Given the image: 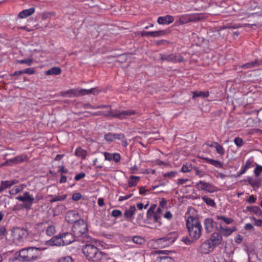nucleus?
<instances>
[{"label": "nucleus", "instance_id": "nucleus-1", "mask_svg": "<svg viewBox=\"0 0 262 262\" xmlns=\"http://www.w3.org/2000/svg\"><path fill=\"white\" fill-rule=\"evenodd\" d=\"M186 227L191 239L197 240L201 237L202 227L200 221L197 217L189 216L186 220Z\"/></svg>", "mask_w": 262, "mask_h": 262}, {"label": "nucleus", "instance_id": "nucleus-2", "mask_svg": "<svg viewBox=\"0 0 262 262\" xmlns=\"http://www.w3.org/2000/svg\"><path fill=\"white\" fill-rule=\"evenodd\" d=\"M40 248L34 247L24 248L19 251L17 259L22 261H34L40 258Z\"/></svg>", "mask_w": 262, "mask_h": 262}, {"label": "nucleus", "instance_id": "nucleus-3", "mask_svg": "<svg viewBox=\"0 0 262 262\" xmlns=\"http://www.w3.org/2000/svg\"><path fill=\"white\" fill-rule=\"evenodd\" d=\"M82 252L89 260L98 261L102 259L103 253L97 247L92 244H86L82 248Z\"/></svg>", "mask_w": 262, "mask_h": 262}, {"label": "nucleus", "instance_id": "nucleus-4", "mask_svg": "<svg viewBox=\"0 0 262 262\" xmlns=\"http://www.w3.org/2000/svg\"><path fill=\"white\" fill-rule=\"evenodd\" d=\"M73 231L76 236H82L84 238L83 239V242H88L91 239L89 236H87L86 234L88 231V226L83 220H78L73 224Z\"/></svg>", "mask_w": 262, "mask_h": 262}, {"label": "nucleus", "instance_id": "nucleus-5", "mask_svg": "<svg viewBox=\"0 0 262 262\" xmlns=\"http://www.w3.org/2000/svg\"><path fill=\"white\" fill-rule=\"evenodd\" d=\"M74 240V236L72 233L66 232L53 237L50 242L52 245L64 246L72 243Z\"/></svg>", "mask_w": 262, "mask_h": 262}, {"label": "nucleus", "instance_id": "nucleus-6", "mask_svg": "<svg viewBox=\"0 0 262 262\" xmlns=\"http://www.w3.org/2000/svg\"><path fill=\"white\" fill-rule=\"evenodd\" d=\"M136 114V112L134 110H126L122 112H120L117 110H110L106 114H103L105 117H113L119 118L120 119H127L129 116L134 115ZM93 116H98L99 115H102L101 112H99L95 113H91Z\"/></svg>", "mask_w": 262, "mask_h": 262}, {"label": "nucleus", "instance_id": "nucleus-7", "mask_svg": "<svg viewBox=\"0 0 262 262\" xmlns=\"http://www.w3.org/2000/svg\"><path fill=\"white\" fill-rule=\"evenodd\" d=\"M50 221H46L39 223L36 225V228L39 230H43L46 229V233L49 236L53 235L55 232L56 229L54 225L50 224Z\"/></svg>", "mask_w": 262, "mask_h": 262}, {"label": "nucleus", "instance_id": "nucleus-8", "mask_svg": "<svg viewBox=\"0 0 262 262\" xmlns=\"http://www.w3.org/2000/svg\"><path fill=\"white\" fill-rule=\"evenodd\" d=\"M16 199L19 201H21L24 203L23 207L29 210L31 209V206L33 204L34 198L32 195H30L29 192H25L23 195H19L16 198Z\"/></svg>", "mask_w": 262, "mask_h": 262}, {"label": "nucleus", "instance_id": "nucleus-9", "mask_svg": "<svg viewBox=\"0 0 262 262\" xmlns=\"http://www.w3.org/2000/svg\"><path fill=\"white\" fill-rule=\"evenodd\" d=\"M160 59L162 61L166 60L173 63L181 62L184 61V58L180 54H171L169 55L160 54Z\"/></svg>", "mask_w": 262, "mask_h": 262}, {"label": "nucleus", "instance_id": "nucleus-10", "mask_svg": "<svg viewBox=\"0 0 262 262\" xmlns=\"http://www.w3.org/2000/svg\"><path fill=\"white\" fill-rule=\"evenodd\" d=\"M195 187L199 190H205L210 193L214 192L216 190V188L214 185L203 181H199L196 184Z\"/></svg>", "mask_w": 262, "mask_h": 262}, {"label": "nucleus", "instance_id": "nucleus-11", "mask_svg": "<svg viewBox=\"0 0 262 262\" xmlns=\"http://www.w3.org/2000/svg\"><path fill=\"white\" fill-rule=\"evenodd\" d=\"M219 227L217 228V231L221 236H228L230 235L234 231L236 230V227H233L232 228L227 227L223 223V222H219Z\"/></svg>", "mask_w": 262, "mask_h": 262}, {"label": "nucleus", "instance_id": "nucleus-12", "mask_svg": "<svg viewBox=\"0 0 262 262\" xmlns=\"http://www.w3.org/2000/svg\"><path fill=\"white\" fill-rule=\"evenodd\" d=\"M214 247L220 245L222 243L223 238L219 232L213 233L210 238L208 239Z\"/></svg>", "mask_w": 262, "mask_h": 262}, {"label": "nucleus", "instance_id": "nucleus-13", "mask_svg": "<svg viewBox=\"0 0 262 262\" xmlns=\"http://www.w3.org/2000/svg\"><path fill=\"white\" fill-rule=\"evenodd\" d=\"M78 213L74 210L68 211L66 215V219L69 223H75L79 219Z\"/></svg>", "mask_w": 262, "mask_h": 262}, {"label": "nucleus", "instance_id": "nucleus-14", "mask_svg": "<svg viewBox=\"0 0 262 262\" xmlns=\"http://www.w3.org/2000/svg\"><path fill=\"white\" fill-rule=\"evenodd\" d=\"M210 242L207 240L206 241L203 243L200 247V252L203 254L208 253L211 249H213L214 247L211 245Z\"/></svg>", "mask_w": 262, "mask_h": 262}, {"label": "nucleus", "instance_id": "nucleus-15", "mask_svg": "<svg viewBox=\"0 0 262 262\" xmlns=\"http://www.w3.org/2000/svg\"><path fill=\"white\" fill-rule=\"evenodd\" d=\"M166 32L164 30H160L157 31H151V32H145L142 31L141 32V36H151L153 37H158L165 35Z\"/></svg>", "mask_w": 262, "mask_h": 262}, {"label": "nucleus", "instance_id": "nucleus-16", "mask_svg": "<svg viewBox=\"0 0 262 262\" xmlns=\"http://www.w3.org/2000/svg\"><path fill=\"white\" fill-rule=\"evenodd\" d=\"M178 233L176 232H171L169 233H168L166 236H165L164 237L159 238L158 239V241H162V239H166L167 240V244H165V245H168L169 244H171L173 243L175 240L178 237Z\"/></svg>", "mask_w": 262, "mask_h": 262}, {"label": "nucleus", "instance_id": "nucleus-17", "mask_svg": "<svg viewBox=\"0 0 262 262\" xmlns=\"http://www.w3.org/2000/svg\"><path fill=\"white\" fill-rule=\"evenodd\" d=\"M174 21L173 16L167 15L165 16H160L158 18V23L161 25H168Z\"/></svg>", "mask_w": 262, "mask_h": 262}, {"label": "nucleus", "instance_id": "nucleus-18", "mask_svg": "<svg viewBox=\"0 0 262 262\" xmlns=\"http://www.w3.org/2000/svg\"><path fill=\"white\" fill-rule=\"evenodd\" d=\"M213 221L211 218H206L204 220L205 230L206 233H210L213 229Z\"/></svg>", "mask_w": 262, "mask_h": 262}, {"label": "nucleus", "instance_id": "nucleus-19", "mask_svg": "<svg viewBox=\"0 0 262 262\" xmlns=\"http://www.w3.org/2000/svg\"><path fill=\"white\" fill-rule=\"evenodd\" d=\"M262 64V61L256 59L255 60L248 62L246 64H243L241 67L244 69H251L255 67H257Z\"/></svg>", "mask_w": 262, "mask_h": 262}, {"label": "nucleus", "instance_id": "nucleus-20", "mask_svg": "<svg viewBox=\"0 0 262 262\" xmlns=\"http://www.w3.org/2000/svg\"><path fill=\"white\" fill-rule=\"evenodd\" d=\"M202 159L205 160L206 162L213 165L214 166L217 167V168H223V165L222 163L219 161L209 159L208 158L206 157H203L202 158Z\"/></svg>", "mask_w": 262, "mask_h": 262}, {"label": "nucleus", "instance_id": "nucleus-21", "mask_svg": "<svg viewBox=\"0 0 262 262\" xmlns=\"http://www.w3.org/2000/svg\"><path fill=\"white\" fill-rule=\"evenodd\" d=\"M35 12V9L34 8H30L28 9H25L22 11H21L19 13V17L24 18L25 17H27L32 14H33Z\"/></svg>", "mask_w": 262, "mask_h": 262}, {"label": "nucleus", "instance_id": "nucleus-22", "mask_svg": "<svg viewBox=\"0 0 262 262\" xmlns=\"http://www.w3.org/2000/svg\"><path fill=\"white\" fill-rule=\"evenodd\" d=\"M136 211V207L134 205L130 206L128 209L125 210L124 215L127 219H129L132 217Z\"/></svg>", "mask_w": 262, "mask_h": 262}, {"label": "nucleus", "instance_id": "nucleus-23", "mask_svg": "<svg viewBox=\"0 0 262 262\" xmlns=\"http://www.w3.org/2000/svg\"><path fill=\"white\" fill-rule=\"evenodd\" d=\"M80 89H71L67 91L64 92H62L61 93V95L62 96H65L67 94H69L71 96L77 97L80 96Z\"/></svg>", "mask_w": 262, "mask_h": 262}, {"label": "nucleus", "instance_id": "nucleus-24", "mask_svg": "<svg viewBox=\"0 0 262 262\" xmlns=\"http://www.w3.org/2000/svg\"><path fill=\"white\" fill-rule=\"evenodd\" d=\"M61 70L59 67H54L46 72L47 75H57L61 73Z\"/></svg>", "mask_w": 262, "mask_h": 262}, {"label": "nucleus", "instance_id": "nucleus-25", "mask_svg": "<svg viewBox=\"0 0 262 262\" xmlns=\"http://www.w3.org/2000/svg\"><path fill=\"white\" fill-rule=\"evenodd\" d=\"M192 98L194 99L196 97H202L203 98H207L209 95L208 91H194L192 92Z\"/></svg>", "mask_w": 262, "mask_h": 262}, {"label": "nucleus", "instance_id": "nucleus-26", "mask_svg": "<svg viewBox=\"0 0 262 262\" xmlns=\"http://www.w3.org/2000/svg\"><path fill=\"white\" fill-rule=\"evenodd\" d=\"M139 180L140 177L138 176H130L128 180V186L132 187L136 186Z\"/></svg>", "mask_w": 262, "mask_h": 262}, {"label": "nucleus", "instance_id": "nucleus-27", "mask_svg": "<svg viewBox=\"0 0 262 262\" xmlns=\"http://www.w3.org/2000/svg\"><path fill=\"white\" fill-rule=\"evenodd\" d=\"M80 96H84L85 95H89L91 94H96L98 93V90L96 88H92L90 90L80 89Z\"/></svg>", "mask_w": 262, "mask_h": 262}, {"label": "nucleus", "instance_id": "nucleus-28", "mask_svg": "<svg viewBox=\"0 0 262 262\" xmlns=\"http://www.w3.org/2000/svg\"><path fill=\"white\" fill-rule=\"evenodd\" d=\"M216 218L217 220H221V222H223L224 224L229 225L233 222L234 220L231 218H228L224 216L217 215Z\"/></svg>", "mask_w": 262, "mask_h": 262}, {"label": "nucleus", "instance_id": "nucleus-29", "mask_svg": "<svg viewBox=\"0 0 262 262\" xmlns=\"http://www.w3.org/2000/svg\"><path fill=\"white\" fill-rule=\"evenodd\" d=\"M26 158L27 157L26 156H18L13 159L7 161L6 162L8 163L9 162H11L15 164H17L24 161L25 160H26Z\"/></svg>", "mask_w": 262, "mask_h": 262}, {"label": "nucleus", "instance_id": "nucleus-30", "mask_svg": "<svg viewBox=\"0 0 262 262\" xmlns=\"http://www.w3.org/2000/svg\"><path fill=\"white\" fill-rule=\"evenodd\" d=\"M87 151L82 149L81 147L76 148L75 150V155L77 157H81L82 159H84L86 158Z\"/></svg>", "mask_w": 262, "mask_h": 262}, {"label": "nucleus", "instance_id": "nucleus-31", "mask_svg": "<svg viewBox=\"0 0 262 262\" xmlns=\"http://www.w3.org/2000/svg\"><path fill=\"white\" fill-rule=\"evenodd\" d=\"M253 166H254L253 161L251 160H247L245 166L243 167V169L238 174V176L244 174L248 168Z\"/></svg>", "mask_w": 262, "mask_h": 262}, {"label": "nucleus", "instance_id": "nucleus-32", "mask_svg": "<svg viewBox=\"0 0 262 262\" xmlns=\"http://www.w3.org/2000/svg\"><path fill=\"white\" fill-rule=\"evenodd\" d=\"M16 183L17 181L15 180L2 181L1 186L2 187V189L9 188Z\"/></svg>", "mask_w": 262, "mask_h": 262}, {"label": "nucleus", "instance_id": "nucleus-33", "mask_svg": "<svg viewBox=\"0 0 262 262\" xmlns=\"http://www.w3.org/2000/svg\"><path fill=\"white\" fill-rule=\"evenodd\" d=\"M202 200L206 203V204L211 207H215V203L212 199L207 195H204L202 197Z\"/></svg>", "mask_w": 262, "mask_h": 262}, {"label": "nucleus", "instance_id": "nucleus-34", "mask_svg": "<svg viewBox=\"0 0 262 262\" xmlns=\"http://www.w3.org/2000/svg\"><path fill=\"white\" fill-rule=\"evenodd\" d=\"M191 21L190 17L186 15H183L180 17L179 19V25H183L186 24Z\"/></svg>", "mask_w": 262, "mask_h": 262}, {"label": "nucleus", "instance_id": "nucleus-35", "mask_svg": "<svg viewBox=\"0 0 262 262\" xmlns=\"http://www.w3.org/2000/svg\"><path fill=\"white\" fill-rule=\"evenodd\" d=\"M213 144L215 145L214 147L216 149V152L221 155H224L225 154V150L223 147L217 142H213Z\"/></svg>", "mask_w": 262, "mask_h": 262}, {"label": "nucleus", "instance_id": "nucleus-36", "mask_svg": "<svg viewBox=\"0 0 262 262\" xmlns=\"http://www.w3.org/2000/svg\"><path fill=\"white\" fill-rule=\"evenodd\" d=\"M155 262H174V260L171 257L163 256L160 257Z\"/></svg>", "mask_w": 262, "mask_h": 262}, {"label": "nucleus", "instance_id": "nucleus-37", "mask_svg": "<svg viewBox=\"0 0 262 262\" xmlns=\"http://www.w3.org/2000/svg\"><path fill=\"white\" fill-rule=\"evenodd\" d=\"M133 241L135 243L139 245H142L145 243V240L143 237L138 236H134Z\"/></svg>", "mask_w": 262, "mask_h": 262}, {"label": "nucleus", "instance_id": "nucleus-38", "mask_svg": "<svg viewBox=\"0 0 262 262\" xmlns=\"http://www.w3.org/2000/svg\"><path fill=\"white\" fill-rule=\"evenodd\" d=\"M66 196H67L66 195L55 196V197H54L52 199H51L50 200V202L52 203H54V202H55L57 201H63L66 199Z\"/></svg>", "mask_w": 262, "mask_h": 262}, {"label": "nucleus", "instance_id": "nucleus-39", "mask_svg": "<svg viewBox=\"0 0 262 262\" xmlns=\"http://www.w3.org/2000/svg\"><path fill=\"white\" fill-rule=\"evenodd\" d=\"M192 169V166L190 164L186 163L183 164L182 168H181V171L183 172H189Z\"/></svg>", "mask_w": 262, "mask_h": 262}, {"label": "nucleus", "instance_id": "nucleus-40", "mask_svg": "<svg viewBox=\"0 0 262 262\" xmlns=\"http://www.w3.org/2000/svg\"><path fill=\"white\" fill-rule=\"evenodd\" d=\"M193 169L195 174L199 177L201 178L205 175V172L203 170L200 169L198 167H194Z\"/></svg>", "mask_w": 262, "mask_h": 262}, {"label": "nucleus", "instance_id": "nucleus-41", "mask_svg": "<svg viewBox=\"0 0 262 262\" xmlns=\"http://www.w3.org/2000/svg\"><path fill=\"white\" fill-rule=\"evenodd\" d=\"M33 60L32 59L27 58L17 61V62L20 64H26L28 66H31Z\"/></svg>", "mask_w": 262, "mask_h": 262}, {"label": "nucleus", "instance_id": "nucleus-42", "mask_svg": "<svg viewBox=\"0 0 262 262\" xmlns=\"http://www.w3.org/2000/svg\"><path fill=\"white\" fill-rule=\"evenodd\" d=\"M57 262H73V259L71 256H67L61 257Z\"/></svg>", "mask_w": 262, "mask_h": 262}, {"label": "nucleus", "instance_id": "nucleus-43", "mask_svg": "<svg viewBox=\"0 0 262 262\" xmlns=\"http://www.w3.org/2000/svg\"><path fill=\"white\" fill-rule=\"evenodd\" d=\"M104 139L109 142H112L114 140V134L108 133L104 136Z\"/></svg>", "mask_w": 262, "mask_h": 262}, {"label": "nucleus", "instance_id": "nucleus-44", "mask_svg": "<svg viewBox=\"0 0 262 262\" xmlns=\"http://www.w3.org/2000/svg\"><path fill=\"white\" fill-rule=\"evenodd\" d=\"M177 173V172L176 171H172L170 172H168L164 173L163 174V176L165 178L168 177L169 178H172L174 177H175V176L176 175Z\"/></svg>", "mask_w": 262, "mask_h": 262}, {"label": "nucleus", "instance_id": "nucleus-45", "mask_svg": "<svg viewBox=\"0 0 262 262\" xmlns=\"http://www.w3.org/2000/svg\"><path fill=\"white\" fill-rule=\"evenodd\" d=\"M234 142L238 147L242 146L244 143L243 139L239 137H236L234 140Z\"/></svg>", "mask_w": 262, "mask_h": 262}, {"label": "nucleus", "instance_id": "nucleus-46", "mask_svg": "<svg viewBox=\"0 0 262 262\" xmlns=\"http://www.w3.org/2000/svg\"><path fill=\"white\" fill-rule=\"evenodd\" d=\"M112 215L115 217H118L122 215V212L119 210H114L112 212Z\"/></svg>", "mask_w": 262, "mask_h": 262}, {"label": "nucleus", "instance_id": "nucleus-47", "mask_svg": "<svg viewBox=\"0 0 262 262\" xmlns=\"http://www.w3.org/2000/svg\"><path fill=\"white\" fill-rule=\"evenodd\" d=\"M162 214L154 212V220L155 222L161 223L160 220Z\"/></svg>", "mask_w": 262, "mask_h": 262}, {"label": "nucleus", "instance_id": "nucleus-48", "mask_svg": "<svg viewBox=\"0 0 262 262\" xmlns=\"http://www.w3.org/2000/svg\"><path fill=\"white\" fill-rule=\"evenodd\" d=\"M262 172V166H257L254 169V174L256 177H258Z\"/></svg>", "mask_w": 262, "mask_h": 262}, {"label": "nucleus", "instance_id": "nucleus-49", "mask_svg": "<svg viewBox=\"0 0 262 262\" xmlns=\"http://www.w3.org/2000/svg\"><path fill=\"white\" fill-rule=\"evenodd\" d=\"M23 74H33L35 71L33 68H28L25 70H23Z\"/></svg>", "mask_w": 262, "mask_h": 262}, {"label": "nucleus", "instance_id": "nucleus-50", "mask_svg": "<svg viewBox=\"0 0 262 262\" xmlns=\"http://www.w3.org/2000/svg\"><path fill=\"white\" fill-rule=\"evenodd\" d=\"M120 155L118 153L113 154V159L115 162H119L120 160Z\"/></svg>", "mask_w": 262, "mask_h": 262}, {"label": "nucleus", "instance_id": "nucleus-51", "mask_svg": "<svg viewBox=\"0 0 262 262\" xmlns=\"http://www.w3.org/2000/svg\"><path fill=\"white\" fill-rule=\"evenodd\" d=\"M125 137L123 134H114V140H123L125 139Z\"/></svg>", "mask_w": 262, "mask_h": 262}, {"label": "nucleus", "instance_id": "nucleus-52", "mask_svg": "<svg viewBox=\"0 0 262 262\" xmlns=\"http://www.w3.org/2000/svg\"><path fill=\"white\" fill-rule=\"evenodd\" d=\"M182 241L184 242L185 244L189 245L192 243V241L189 239L187 237H184L182 238Z\"/></svg>", "mask_w": 262, "mask_h": 262}, {"label": "nucleus", "instance_id": "nucleus-53", "mask_svg": "<svg viewBox=\"0 0 262 262\" xmlns=\"http://www.w3.org/2000/svg\"><path fill=\"white\" fill-rule=\"evenodd\" d=\"M85 176V174L84 172H81L76 175V176L75 177V180L76 181H79L80 179L84 178Z\"/></svg>", "mask_w": 262, "mask_h": 262}, {"label": "nucleus", "instance_id": "nucleus-54", "mask_svg": "<svg viewBox=\"0 0 262 262\" xmlns=\"http://www.w3.org/2000/svg\"><path fill=\"white\" fill-rule=\"evenodd\" d=\"M105 159L106 160L111 161L113 159V154H110L107 152L104 153Z\"/></svg>", "mask_w": 262, "mask_h": 262}, {"label": "nucleus", "instance_id": "nucleus-55", "mask_svg": "<svg viewBox=\"0 0 262 262\" xmlns=\"http://www.w3.org/2000/svg\"><path fill=\"white\" fill-rule=\"evenodd\" d=\"M6 232V229L5 226H2L0 227V239H2L3 236L5 234Z\"/></svg>", "mask_w": 262, "mask_h": 262}, {"label": "nucleus", "instance_id": "nucleus-56", "mask_svg": "<svg viewBox=\"0 0 262 262\" xmlns=\"http://www.w3.org/2000/svg\"><path fill=\"white\" fill-rule=\"evenodd\" d=\"M81 198V195L80 193H75L72 196V199L74 201H78Z\"/></svg>", "mask_w": 262, "mask_h": 262}, {"label": "nucleus", "instance_id": "nucleus-57", "mask_svg": "<svg viewBox=\"0 0 262 262\" xmlns=\"http://www.w3.org/2000/svg\"><path fill=\"white\" fill-rule=\"evenodd\" d=\"M133 195V194H129L128 195H126L125 196H121L119 197L118 201L119 202H121L123 200H127L131 198Z\"/></svg>", "mask_w": 262, "mask_h": 262}, {"label": "nucleus", "instance_id": "nucleus-58", "mask_svg": "<svg viewBox=\"0 0 262 262\" xmlns=\"http://www.w3.org/2000/svg\"><path fill=\"white\" fill-rule=\"evenodd\" d=\"M249 183L253 187H256L258 188L260 186V183L258 181H252L250 180Z\"/></svg>", "mask_w": 262, "mask_h": 262}, {"label": "nucleus", "instance_id": "nucleus-59", "mask_svg": "<svg viewBox=\"0 0 262 262\" xmlns=\"http://www.w3.org/2000/svg\"><path fill=\"white\" fill-rule=\"evenodd\" d=\"M251 211L255 213V214H257L258 213V212L260 211V209L259 207L257 206H253L252 207L250 210Z\"/></svg>", "mask_w": 262, "mask_h": 262}, {"label": "nucleus", "instance_id": "nucleus-60", "mask_svg": "<svg viewBox=\"0 0 262 262\" xmlns=\"http://www.w3.org/2000/svg\"><path fill=\"white\" fill-rule=\"evenodd\" d=\"M164 217L168 220H170L172 217V215L169 211H167L164 214Z\"/></svg>", "mask_w": 262, "mask_h": 262}, {"label": "nucleus", "instance_id": "nucleus-61", "mask_svg": "<svg viewBox=\"0 0 262 262\" xmlns=\"http://www.w3.org/2000/svg\"><path fill=\"white\" fill-rule=\"evenodd\" d=\"M244 228L246 230H253L254 227L251 224L248 223L245 225Z\"/></svg>", "mask_w": 262, "mask_h": 262}, {"label": "nucleus", "instance_id": "nucleus-62", "mask_svg": "<svg viewBox=\"0 0 262 262\" xmlns=\"http://www.w3.org/2000/svg\"><path fill=\"white\" fill-rule=\"evenodd\" d=\"M188 181V179H179L178 180L177 184L179 185H183Z\"/></svg>", "mask_w": 262, "mask_h": 262}, {"label": "nucleus", "instance_id": "nucleus-63", "mask_svg": "<svg viewBox=\"0 0 262 262\" xmlns=\"http://www.w3.org/2000/svg\"><path fill=\"white\" fill-rule=\"evenodd\" d=\"M242 241L243 236L239 234H238L235 238V242L237 244L241 243Z\"/></svg>", "mask_w": 262, "mask_h": 262}, {"label": "nucleus", "instance_id": "nucleus-64", "mask_svg": "<svg viewBox=\"0 0 262 262\" xmlns=\"http://www.w3.org/2000/svg\"><path fill=\"white\" fill-rule=\"evenodd\" d=\"M256 198H255L253 195H252L249 196L248 202L250 203H254L256 201Z\"/></svg>", "mask_w": 262, "mask_h": 262}]
</instances>
